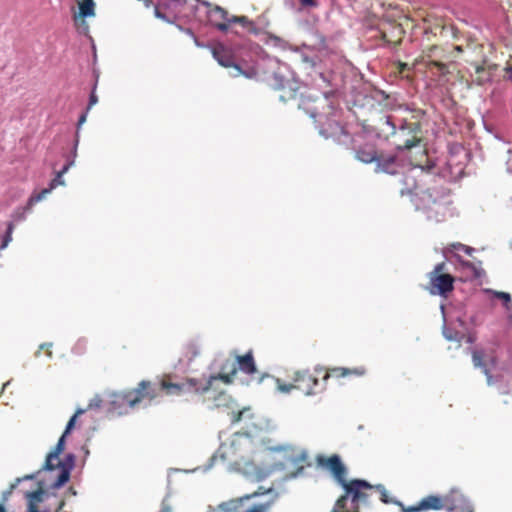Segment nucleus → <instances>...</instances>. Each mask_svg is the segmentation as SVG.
Wrapping results in <instances>:
<instances>
[{
    "instance_id": "41",
    "label": "nucleus",
    "mask_w": 512,
    "mask_h": 512,
    "mask_svg": "<svg viewBox=\"0 0 512 512\" xmlns=\"http://www.w3.org/2000/svg\"><path fill=\"white\" fill-rule=\"evenodd\" d=\"M443 30H444V26H442V25H436V26L434 27V29H430V32H431V33H433L434 35H436V34H437V32L442 33V32H443Z\"/></svg>"
},
{
    "instance_id": "11",
    "label": "nucleus",
    "mask_w": 512,
    "mask_h": 512,
    "mask_svg": "<svg viewBox=\"0 0 512 512\" xmlns=\"http://www.w3.org/2000/svg\"><path fill=\"white\" fill-rule=\"evenodd\" d=\"M315 460L317 465L328 471L340 486L347 482V468L339 455H317Z\"/></svg>"
},
{
    "instance_id": "29",
    "label": "nucleus",
    "mask_w": 512,
    "mask_h": 512,
    "mask_svg": "<svg viewBox=\"0 0 512 512\" xmlns=\"http://www.w3.org/2000/svg\"><path fill=\"white\" fill-rule=\"evenodd\" d=\"M486 292L493 295V297L502 300L505 308L509 309V306L511 304V296L509 293L502 292V291H495V290H491V289H487Z\"/></svg>"
},
{
    "instance_id": "36",
    "label": "nucleus",
    "mask_w": 512,
    "mask_h": 512,
    "mask_svg": "<svg viewBox=\"0 0 512 512\" xmlns=\"http://www.w3.org/2000/svg\"><path fill=\"white\" fill-rule=\"evenodd\" d=\"M28 497L30 498V503H34L33 500L35 501H40L41 500V491H33V492H30L28 493Z\"/></svg>"
},
{
    "instance_id": "34",
    "label": "nucleus",
    "mask_w": 512,
    "mask_h": 512,
    "mask_svg": "<svg viewBox=\"0 0 512 512\" xmlns=\"http://www.w3.org/2000/svg\"><path fill=\"white\" fill-rule=\"evenodd\" d=\"M245 411H246L245 408L242 410H238V411L232 410L229 413L231 423L236 424V423L240 422Z\"/></svg>"
},
{
    "instance_id": "17",
    "label": "nucleus",
    "mask_w": 512,
    "mask_h": 512,
    "mask_svg": "<svg viewBox=\"0 0 512 512\" xmlns=\"http://www.w3.org/2000/svg\"><path fill=\"white\" fill-rule=\"evenodd\" d=\"M375 171L377 173L396 174L400 167L398 158L394 154H385L380 151L377 160L375 161Z\"/></svg>"
},
{
    "instance_id": "12",
    "label": "nucleus",
    "mask_w": 512,
    "mask_h": 512,
    "mask_svg": "<svg viewBox=\"0 0 512 512\" xmlns=\"http://www.w3.org/2000/svg\"><path fill=\"white\" fill-rule=\"evenodd\" d=\"M315 372L318 375L322 376L323 384L326 386V383L329 378L341 379L347 377H362L366 374V369L363 366L354 367V368H346V367H333V368H325L323 366H316Z\"/></svg>"
},
{
    "instance_id": "20",
    "label": "nucleus",
    "mask_w": 512,
    "mask_h": 512,
    "mask_svg": "<svg viewBox=\"0 0 512 512\" xmlns=\"http://www.w3.org/2000/svg\"><path fill=\"white\" fill-rule=\"evenodd\" d=\"M66 436L67 435L63 433L62 436L60 437V439L58 440V442H57L55 448L53 449V451L48 453V455L46 457V461H45L44 467H43L45 470L52 471V470L58 468L61 465V461L59 459V455L64 450V447H65V437Z\"/></svg>"
},
{
    "instance_id": "38",
    "label": "nucleus",
    "mask_w": 512,
    "mask_h": 512,
    "mask_svg": "<svg viewBox=\"0 0 512 512\" xmlns=\"http://www.w3.org/2000/svg\"><path fill=\"white\" fill-rule=\"evenodd\" d=\"M154 15L158 19L168 21L165 14H163L157 6L154 8Z\"/></svg>"
},
{
    "instance_id": "23",
    "label": "nucleus",
    "mask_w": 512,
    "mask_h": 512,
    "mask_svg": "<svg viewBox=\"0 0 512 512\" xmlns=\"http://www.w3.org/2000/svg\"><path fill=\"white\" fill-rule=\"evenodd\" d=\"M66 460L69 462L68 466L61 462V465L58 467V468H61V473L54 483V487H56V488L63 486L69 480L70 470L74 463V455H72V454L67 455Z\"/></svg>"
},
{
    "instance_id": "3",
    "label": "nucleus",
    "mask_w": 512,
    "mask_h": 512,
    "mask_svg": "<svg viewBox=\"0 0 512 512\" xmlns=\"http://www.w3.org/2000/svg\"><path fill=\"white\" fill-rule=\"evenodd\" d=\"M447 510L460 512H474L469 500L458 489H452L447 494L428 495L417 504L409 506L405 512H424L429 510Z\"/></svg>"
},
{
    "instance_id": "47",
    "label": "nucleus",
    "mask_w": 512,
    "mask_h": 512,
    "mask_svg": "<svg viewBox=\"0 0 512 512\" xmlns=\"http://www.w3.org/2000/svg\"><path fill=\"white\" fill-rule=\"evenodd\" d=\"M454 49H455L458 53H460V52H462V51H463L462 46H459V45L455 46V47H454Z\"/></svg>"
},
{
    "instance_id": "18",
    "label": "nucleus",
    "mask_w": 512,
    "mask_h": 512,
    "mask_svg": "<svg viewBox=\"0 0 512 512\" xmlns=\"http://www.w3.org/2000/svg\"><path fill=\"white\" fill-rule=\"evenodd\" d=\"M230 17L231 16H229L228 12L220 6H213L208 11L209 21L222 32L228 31L230 27Z\"/></svg>"
},
{
    "instance_id": "15",
    "label": "nucleus",
    "mask_w": 512,
    "mask_h": 512,
    "mask_svg": "<svg viewBox=\"0 0 512 512\" xmlns=\"http://www.w3.org/2000/svg\"><path fill=\"white\" fill-rule=\"evenodd\" d=\"M72 164L73 162H68L67 164H65L63 168L60 171H58L55 177L51 180L49 187L42 189L40 192L33 193L28 200L27 209H30L33 205L42 201L48 194H50L58 186L65 185L63 175L68 172Z\"/></svg>"
},
{
    "instance_id": "13",
    "label": "nucleus",
    "mask_w": 512,
    "mask_h": 512,
    "mask_svg": "<svg viewBox=\"0 0 512 512\" xmlns=\"http://www.w3.org/2000/svg\"><path fill=\"white\" fill-rule=\"evenodd\" d=\"M238 372L236 355L233 358H226L219 366V373L211 375L208 378H202L204 381H210L209 390L213 389V384L221 380L225 384H232Z\"/></svg>"
},
{
    "instance_id": "50",
    "label": "nucleus",
    "mask_w": 512,
    "mask_h": 512,
    "mask_svg": "<svg viewBox=\"0 0 512 512\" xmlns=\"http://www.w3.org/2000/svg\"><path fill=\"white\" fill-rule=\"evenodd\" d=\"M420 174H424V169L422 167L420 168Z\"/></svg>"
},
{
    "instance_id": "21",
    "label": "nucleus",
    "mask_w": 512,
    "mask_h": 512,
    "mask_svg": "<svg viewBox=\"0 0 512 512\" xmlns=\"http://www.w3.org/2000/svg\"><path fill=\"white\" fill-rule=\"evenodd\" d=\"M238 371L246 375H254L258 372L252 350L244 355H236Z\"/></svg>"
},
{
    "instance_id": "43",
    "label": "nucleus",
    "mask_w": 512,
    "mask_h": 512,
    "mask_svg": "<svg viewBox=\"0 0 512 512\" xmlns=\"http://www.w3.org/2000/svg\"><path fill=\"white\" fill-rule=\"evenodd\" d=\"M406 69H408V65L406 63H399L398 72L403 73Z\"/></svg>"
},
{
    "instance_id": "39",
    "label": "nucleus",
    "mask_w": 512,
    "mask_h": 512,
    "mask_svg": "<svg viewBox=\"0 0 512 512\" xmlns=\"http://www.w3.org/2000/svg\"><path fill=\"white\" fill-rule=\"evenodd\" d=\"M301 5L304 7H313L316 5L314 0H299Z\"/></svg>"
},
{
    "instance_id": "45",
    "label": "nucleus",
    "mask_w": 512,
    "mask_h": 512,
    "mask_svg": "<svg viewBox=\"0 0 512 512\" xmlns=\"http://www.w3.org/2000/svg\"><path fill=\"white\" fill-rule=\"evenodd\" d=\"M86 121V113L82 114L78 120V125H82Z\"/></svg>"
},
{
    "instance_id": "16",
    "label": "nucleus",
    "mask_w": 512,
    "mask_h": 512,
    "mask_svg": "<svg viewBox=\"0 0 512 512\" xmlns=\"http://www.w3.org/2000/svg\"><path fill=\"white\" fill-rule=\"evenodd\" d=\"M203 398V401H212L213 406L216 408L225 407L233 409L236 406L235 400L226 391L220 390L216 383L213 384V389L203 394H198Z\"/></svg>"
},
{
    "instance_id": "2",
    "label": "nucleus",
    "mask_w": 512,
    "mask_h": 512,
    "mask_svg": "<svg viewBox=\"0 0 512 512\" xmlns=\"http://www.w3.org/2000/svg\"><path fill=\"white\" fill-rule=\"evenodd\" d=\"M341 495L330 512H360L363 505H368L373 496L372 484L362 479L347 480L342 486Z\"/></svg>"
},
{
    "instance_id": "44",
    "label": "nucleus",
    "mask_w": 512,
    "mask_h": 512,
    "mask_svg": "<svg viewBox=\"0 0 512 512\" xmlns=\"http://www.w3.org/2000/svg\"><path fill=\"white\" fill-rule=\"evenodd\" d=\"M160 512H172V509L169 505L163 504Z\"/></svg>"
},
{
    "instance_id": "42",
    "label": "nucleus",
    "mask_w": 512,
    "mask_h": 512,
    "mask_svg": "<svg viewBox=\"0 0 512 512\" xmlns=\"http://www.w3.org/2000/svg\"><path fill=\"white\" fill-rule=\"evenodd\" d=\"M13 217L15 220H23L25 218V211H17Z\"/></svg>"
},
{
    "instance_id": "1",
    "label": "nucleus",
    "mask_w": 512,
    "mask_h": 512,
    "mask_svg": "<svg viewBox=\"0 0 512 512\" xmlns=\"http://www.w3.org/2000/svg\"><path fill=\"white\" fill-rule=\"evenodd\" d=\"M364 128L378 136L388 137L389 135H397L399 138L398 147L400 149L410 150L422 141V129L419 122L405 121L396 129L391 116L379 115L372 120V124L365 125Z\"/></svg>"
},
{
    "instance_id": "10",
    "label": "nucleus",
    "mask_w": 512,
    "mask_h": 512,
    "mask_svg": "<svg viewBox=\"0 0 512 512\" xmlns=\"http://www.w3.org/2000/svg\"><path fill=\"white\" fill-rule=\"evenodd\" d=\"M212 54L214 59L219 65L225 68H232L230 72L231 77L245 76L246 78H254L257 76V71L254 68L243 70L238 64L235 63L234 56L230 50L226 49L223 45L213 48Z\"/></svg>"
},
{
    "instance_id": "25",
    "label": "nucleus",
    "mask_w": 512,
    "mask_h": 512,
    "mask_svg": "<svg viewBox=\"0 0 512 512\" xmlns=\"http://www.w3.org/2000/svg\"><path fill=\"white\" fill-rule=\"evenodd\" d=\"M201 354V349L196 342H189L183 348V358L190 363Z\"/></svg>"
},
{
    "instance_id": "52",
    "label": "nucleus",
    "mask_w": 512,
    "mask_h": 512,
    "mask_svg": "<svg viewBox=\"0 0 512 512\" xmlns=\"http://www.w3.org/2000/svg\"><path fill=\"white\" fill-rule=\"evenodd\" d=\"M260 493L259 492H255L252 496H256V495H259Z\"/></svg>"
},
{
    "instance_id": "48",
    "label": "nucleus",
    "mask_w": 512,
    "mask_h": 512,
    "mask_svg": "<svg viewBox=\"0 0 512 512\" xmlns=\"http://www.w3.org/2000/svg\"><path fill=\"white\" fill-rule=\"evenodd\" d=\"M0 512H6V510L2 504H0Z\"/></svg>"
},
{
    "instance_id": "32",
    "label": "nucleus",
    "mask_w": 512,
    "mask_h": 512,
    "mask_svg": "<svg viewBox=\"0 0 512 512\" xmlns=\"http://www.w3.org/2000/svg\"><path fill=\"white\" fill-rule=\"evenodd\" d=\"M13 230H14V224L12 222L8 223L7 231L3 238L2 245L0 247L1 249L6 248L8 246V244L11 242Z\"/></svg>"
},
{
    "instance_id": "14",
    "label": "nucleus",
    "mask_w": 512,
    "mask_h": 512,
    "mask_svg": "<svg viewBox=\"0 0 512 512\" xmlns=\"http://www.w3.org/2000/svg\"><path fill=\"white\" fill-rule=\"evenodd\" d=\"M378 32L382 40L391 45L401 43L405 31L402 25L393 20H383L379 23Z\"/></svg>"
},
{
    "instance_id": "6",
    "label": "nucleus",
    "mask_w": 512,
    "mask_h": 512,
    "mask_svg": "<svg viewBox=\"0 0 512 512\" xmlns=\"http://www.w3.org/2000/svg\"><path fill=\"white\" fill-rule=\"evenodd\" d=\"M405 188L401 189L402 195H410L417 209H428L436 203V197L430 189H423L416 181L414 170L403 178Z\"/></svg>"
},
{
    "instance_id": "40",
    "label": "nucleus",
    "mask_w": 512,
    "mask_h": 512,
    "mask_svg": "<svg viewBox=\"0 0 512 512\" xmlns=\"http://www.w3.org/2000/svg\"><path fill=\"white\" fill-rule=\"evenodd\" d=\"M506 78L512 83V66H508L504 69Z\"/></svg>"
},
{
    "instance_id": "8",
    "label": "nucleus",
    "mask_w": 512,
    "mask_h": 512,
    "mask_svg": "<svg viewBox=\"0 0 512 512\" xmlns=\"http://www.w3.org/2000/svg\"><path fill=\"white\" fill-rule=\"evenodd\" d=\"M447 58V52L442 46L431 45L422 50L421 55L415 59L414 64H423L429 70L436 68L439 75L443 76L449 72L448 66L445 63Z\"/></svg>"
},
{
    "instance_id": "9",
    "label": "nucleus",
    "mask_w": 512,
    "mask_h": 512,
    "mask_svg": "<svg viewBox=\"0 0 512 512\" xmlns=\"http://www.w3.org/2000/svg\"><path fill=\"white\" fill-rule=\"evenodd\" d=\"M158 393L156 388L150 381L142 380L138 383L137 387L126 392H123L117 397L114 403L127 404L130 408H135L144 399L153 400L157 397Z\"/></svg>"
},
{
    "instance_id": "46",
    "label": "nucleus",
    "mask_w": 512,
    "mask_h": 512,
    "mask_svg": "<svg viewBox=\"0 0 512 512\" xmlns=\"http://www.w3.org/2000/svg\"><path fill=\"white\" fill-rule=\"evenodd\" d=\"M143 3L144 5L149 8L153 5V1L152 0H143Z\"/></svg>"
},
{
    "instance_id": "5",
    "label": "nucleus",
    "mask_w": 512,
    "mask_h": 512,
    "mask_svg": "<svg viewBox=\"0 0 512 512\" xmlns=\"http://www.w3.org/2000/svg\"><path fill=\"white\" fill-rule=\"evenodd\" d=\"M210 381L202 378H186L180 383L172 381L171 375H164L160 381V388L169 396H182L185 394H203L209 391Z\"/></svg>"
},
{
    "instance_id": "53",
    "label": "nucleus",
    "mask_w": 512,
    "mask_h": 512,
    "mask_svg": "<svg viewBox=\"0 0 512 512\" xmlns=\"http://www.w3.org/2000/svg\"><path fill=\"white\" fill-rule=\"evenodd\" d=\"M64 505V502L62 501L59 508H62Z\"/></svg>"
},
{
    "instance_id": "19",
    "label": "nucleus",
    "mask_w": 512,
    "mask_h": 512,
    "mask_svg": "<svg viewBox=\"0 0 512 512\" xmlns=\"http://www.w3.org/2000/svg\"><path fill=\"white\" fill-rule=\"evenodd\" d=\"M355 158L364 164L375 163L380 153L372 143H366L354 148Z\"/></svg>"
},
{
    "instance_id": "4",
    "label": "nucleus",
    "mask_w": 512,
    "mask_h": 512,
    "mask_svg": "<svg viewBox=\"0 0 512 512\" xmlns=\"http://www.w3.org/2000/svg\"><path fill=\"white\" fill-rule=\"evenodd\" d=\"M319 376L315 371L311 372L308 369L297 370L293 372L290 383L276 379L277 389L282 393H289L296 389L306 396L316 395L325 390V385L319 380Z\"/></svg>"
},
{
    "instance_id": "28",
    "label": "nucleus",
    "mask_w": 512,
    "mask_h": 512,
    "mask_svg": "<svg viewBox=\"0 0 512 512\" xmlns=\"http://www.w3.org/2000/svg\"><path fill=\"white\" fill-rule=\"evenodd\" d=\"M473 363L476 367L482 368L484 374L488 378V383H491V375L484 362V353L482 351H474L472 354Z\"/></svg>"
},
{
    "instance_id": "26",
    "label": "nucleus",
    "mask_w": 512,
    "mask_h": 512,
    "mask_svg": "<svg viewBox=\"0 0 512 512\" xmlns=\"http://www.w3.org/2000/svg\"><path fill=\"white\" fill-rule=\"evenodd\" d=\"M446 250L448 252H451V253H454V256L458 259V261L461 263V259H460V256H459V252H464L465 254L467 255H471L474 251V249L470 246H467L465 244H462V243H459V242H455V243H451L449 244L447 247H446Z\"/></svg>"
},
{
    "instance_id": "35",
    "label": "nucleus",
    "mask_w": 512,
    "mask_h": 512,
    "mask_svg": "<svg viewBox=\"0 0 512 512\" xmlns=\"http://www.w3.org/2000/svg\"><path fill=\"white\" fill-rule=\"evenodd\" d=\"M96 86H97V83H95L93 90L90 94L87 110H89L92 106H94L98 102V97L95 93Z\"/></svg>"
},
{
    "instance_id": "33",
    "label": "nucleus",
    "mask_w": 512,
    "mask_h": 512,
    "mask_svg": "<svg viewBox=\"0 0 512 512\" xmlns=\"http://www.w3.org/2000/svg\"><path fill=\"white\" fill-rule=\"evenodd\" d=\"M84 413L83 409H78L76 413L70 418V420L67 423L66 429L64 431V434L68 435L70 431L74 428L75 422L78 416Z\"/></svg>"
},
{
    "instance_id": "7",
    "label": "nucleus",
    "mask_w": 512,
    "mask_h": 512,
    "mask_svg": "<svg viewBox=\"0 0 512 512\" xmlns=\"http://www.w3.org/2000/svg\"><path fill=\"white\" fill-rule=\"evenodd\" d=\"M446 270V263L441 262L428 273L427 290L430 294L447 297L453 291L455 277Z\"/></svg>"
},
{
    "instance_id": "51",
    "label": "nucleus",
    "mask_w": 512,
    "mask_h": 512,
    "mask_svg": "<svg viewBox=\"0 0 512 512\" xmlns=\"http://www.w3.org/2000/svg\"><path fill=\"white\" fill-rule=\"evenodd\" d=\"M429 32V28H425V33L427 34Z\"/></svg>"
},
{
    "instance_id": "22",
    "label": "nucleus",
    "mask_w": 512,
    "mask_h": 512,
    "mask_svg": "<svg viewBox=\"0 0 512 512\" xmlns=\"http://www.w3.org/2000/svg\"><path fill=\"white\" fill-rule=\"evenodd\" d=\"M372 488H374L373 495L378 494L380 501L383 502L384 504H395L400 507L402 512H405L404 510H406L409 507V506L406 507L400 501H398L394 498H391L384 485H382V484L372 485Z\"/></svg>"
},
{
    "instance_id": "37",
    "label": "nucleus",
    "mask_w": 512,
    "mask_h": 512,
    "mask_svg": "<svg viewBox=\"0 0 512 512\" xmlns=\"http://www.w3.org/2000/svg\"><path fill=\"white\" fill-rule=\"evenodd\" d=\"M50 347H51V344H42L40 347H39V350L36 352V356H38L40 354V351L44 348H46V354L48 357H51L52 356V351L50 350Z\"/></svg>"
},
{
    "instance_id": "49",
    "label": "nucleus",
    "mask_w": 512,
    "mask_h": 512,
    "mask_svg": "<svg viewBox=\"0 0 512 512\" xmlns=\"http://www.w3.org/2000/svg\"><path fill=\"white\" fill-rule=\"evenodd\" d=\"M32 478H33V475H27L23 479H32Z\"/></svg>"
},
{
    "instance_id": "30",
    "label": "nucleus",
    "mask_w": 512,
    "mask_h": 512,
    "mask_svg": "<svg viewBox=\"0 0 512 512\" xmlns=\"http://www.w3.org/2000/svg\"><path fill=\"white\" fill-rule=\"evenodd\" d=\"M461 265L469 268L475 278H480L485 274V271L481 267L476 266L470 261H461Z\"/></svg>"
},
{
    "instance_id": "24",
    "label": "nucleus",
    "mask_w": 512,
    "mask_h": 512,
    "mask_svg": "<svg viewBox=\"0 0 512 512\" xmlns=\"http://www.w3.org/2000/svg\"><path fill=\"white\" fill-rule=\"evenodd\" d=\"M229 23L239 24L251 34L257 35L259 33V28L247 16H231Z\"/></svg>"
},
{
    "instance_id": "27",
    "label": "nucleus",
    "mask_w": 512,
    "mask_h": 512,
    "mask_svg": "<svg viewBox=\"0 0 512 512\" xmlns=\"http://www.w3.org/2000/svg\"><path fill=\"white\" fill-rule=\"evenodd\" d=\"M79 16L82 18L95 15V3L93 0H81L78 2Z\"/></svg>"
},
{
    "instance_id": "31",
    "label": "nucleus",
    "mask_w": 512,
    "mask_h": 512,
    "mask_svg": "<svg viewBox=\"0 0 512 512\" xmlns=\"http://www.w3.org/2000/svg\"><path fill=\"white\" fill-rule=\"evenodd\" d=\"M485 61L483 62V64H475L474 68H475V72L476 74H478L477 78L474 80L478 85H482L483 83H485L489 78L486 77L484 78L483 77V73L485 72Z\"/></svg>"
}]
</instances>
